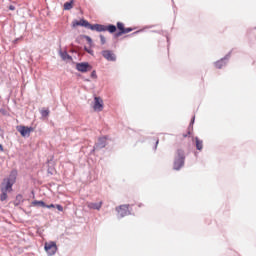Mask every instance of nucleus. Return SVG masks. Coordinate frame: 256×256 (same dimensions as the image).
<instances>
[{"label":"nucleus","instance_id":"f8f14e48","mask_svg":"<svg viewBox=\"0 0 256 256\" xmlns=\"http://www.w3.org/2000/svg\"><path fill=\"white\" fill-rule=\"evenodd\" d=\"M107 145V139L105 137L99 138L96 144V149H103Z\"/></svg>","mask_w":256,"mask_h":256},{"label":"nucleus","instance_id":"aec40b11","mask_svg":"<svg viewBox=\"0 0 256 256\" xmlns=\"http://www.w3.org/2000/svg\"><path fill=\"white\" fill-rule=\"evenodd\" d=\"M1 195H0V201H7V192L5 191H1Z\"/></svg>","mask_w":256,"mask_h":256},{"label":"nucleus","instance_id":"b1692460","mask_svg":"<svg viewBox=\"0 0 256 256\" xmlns=\"http://www.w3.org/2000/svg\"><path fill=\"white\" fill-rule=\"evenodd\" d=\"M86 41L91 45L93 43V40L89 36H85Z\"/></svg>","mask_w":256,"mask_h":256},{"label":"nucleus","instance_id":"4468645a","mask_svg":"<svg viewBox=\"0 0 256 256\" xmlns=\"http://www.w3.org/2000/svg\"><path fill=\"white\" fill-rule=\"evenodd\" d=\"M196 141V149H198V151H202L203 150V140H200L199 138H195Z\"/></svg>","mask_w":256,"mask_h":256},{"label":"nucleus","instance_id":"cd10ccee","mask_svg":"<svg viewBox=\"0 0 256 256\" xmlns=\"http://www.w3.org/2000/svg\"><path fill=\"white\" fill-rule=\"evenodd\" d=\"M9 10H10V11H15V6L10 5V6H9Z\"/></svg>","mask_w":256,"mask_h":256},{"label":"nucleus","instance_id":"f03ea898","mask_svg":"<svg viewBox=\"0 0 256 256\" xmlns=\"http://www.w3.org/2000/svg\"><path fill=\"white\" fill-rule=\"evenodd\" d=\"M185 165V152L181 149L177 150L176 157L174 158L173 169L180 171Z\"/></svg>","mask_w":256,"mask_h":256},{"label":"nucleus","instance_id":"9b49d317","mask_svg":"<svg viewBox=\"0 0 256 256\" xmlns=\"http://www.w3.org/2000/svg\"><path fill=\"white\" fill-rule=\"evenodd\" d=\"M87 207L88 209H96L97 211H99L101 209V207H103V202H99V203H87Z\"/></svg>","mask_w":256,"mask_h":256},{"label":"nucleus","instance_id":"bb28decb","mask_svg":"<svg viewBox=\"0 0 256 256\" xmlns=\"http://www.w3.org/2000/svg\"><path fill=\"white\" fill-rule=\"evenodd\" d=\"M191 135V131H188L187 134H183L182 137H189Z\"/></svg>","mask_w":256,"mask_h":256},{"label":"nucleus","instance_id":"6ab92c4d","mask_svg":"<svg viewBox=\"0 0 256 256\" xmlns=\"http://www.w3.org/2000/svg\"><path fill=\"white\" fill-rule=\"evenodd\" d=\"M224 66H225V62L223 61H218L215 64L216 69H222Z\"/></svg>","mask_w":256,"mask_h":256},{"label":"nucleus","instance_id":"f257e3e1","mask_svg":"<svg viewBox=\"0 0 256 256\" xmlns=\"http://www.w3.org/2000/svg\"><path fill=\"white\" fill-rule=\"evenodd\" d=\"M15 181H17V172L12 171L9 177L3 180L1 184V191L11 193V191H13V185H15Z\"/></svg>","mask_w":256,"mask_h":256},{"label":"nucleus","instance_id":"6e6552de","mask_svg":"<svg viewBox=\"0 0 256 256\" xmlns=\"http://www.w3.org/2000/svg\"><path fill=\"white\" fill-rule=\"evenodd\" d=\"M93 109L94 111H97V112L103 111V99H101V97L94 98Z\"/></svg>","mask_w":256,"mask_h":256},{"label":"nucleus","instance_id":"393cba45","mask_svg":"<svg viewBox=\"0 0 256 256\" xmlns=\"http://www.w3.org/2000/svg\"><path fill=\"white\" fill-rule=\"evenodd\" d=\"M44 207H46V209H54L55 205L54 204H50V205H46Z\"/></svg>","mask_w":256,"mask_h":256},{"label":"nucleus","instance_id":"412c9836","mask_svg":"<svg viewBox=\"0 0 256 256\" xmlns=\"http://www.w3.org/2000/svg\"><path fill=\"white\" fill-rule=\"evenodd\" d=\"M41 115L42 117H49V109H42Z\"/></svg>","mask_w":256,"mask_h":256},{"label":"nucleus","instance_id":"a211bd4d","mask_svg":"<svg viewBox=\"0 0 256 256\" xmlns=\"http://www.w3.org/2000/svg\"><path fill=\"white\" fill-rule=\"evenodd\" d=\"M106 31H109V33H115V31H117V26L110 24L106 26Z\"/></svg>","mask_w":256,"mask_h":256},{"label":"nucleus","instance_id":"423d86ee","mask_svg":"<svg viewBox=\"0 0 256 256\" xmlns=\"http://www.w3.org/2000/svg\"><path fill=\"white\" fill-rule=\"evenodd\" d=\"M102 56L104 57V59H106V61H112V62L117 61V56L111 50H103Z\"/></svg>","mask_w":256,"mask_h":256},{"label":"nucleus","instance_id":"39448f33","mask_svg":"<svg viewBox=\"0 0 256 256\" xmlns=\"http://www.w3.org/2000/svg\"><path fill=\"white\" fill-rule=\"evenodd\" d=\"M17 131L22 137H30L34 130L33 127L17 126Z\"/></svg>","mask_w":256,"mask_h":256},{"label":"nucleus","instance_id":"20e7f679","mask_svg":"<svg viewBox=\"0 0 256 256\" xmlns=\"http://www.w3.org/2000/svg\"><path fill=\"white\" fill-rule=\"evenodd\" d=\"M117 29L119 32L116 33V37H121V35H126V33H131V31H133V28H125L123 22L117 23Z\"/></svg>","mask_w":256,"mask_h":256},{"label":"nucleus","instance_id":"2f4dec72","mask_svg":"<svg viewBox=\"0 0 256 256\" xmlns=\"http://www.w3.org/2000/svg\"><path fill=\"white\" fill-rule=\"evenodd\" d=\"M92 75H95V72H92Z\"/></svg>","mask_w":256,"mask_h":256},{"label":"nucleus","instance_id":"5701e85b","mask_svg":"<svg viewBox=\"0 0 256 256\" xmlns=\"http://www.w3.org/2000/svg\"><path fill=\"white\" fill-rule=\"evenodd\" d=\"M100 41H101V45H105V43H107V40L105 39V36L100 35Z\"/></svg>","mask_w":256,"mask_h":256},{"label":"nucleus","instance_id":"2eb2a0df","mask_svg":"<svg viewBox=\"0 0 256 256\" xmlns=\"http://www.w3.org/2000/svg\"><path fill=\"white\" fill-rule=\"evenodd\" d=\"M60 56L62 57L63 61H71L73 59L67 52H61Z\"/></svg>","mask_w":256,"mask_h":256},{"label":"nucleus","instance_id":"f3484780","mask_svg":"<svg viewBox=\"0 0 256 256\" xmlns=\"http://www.w3.org/2000/svg\"><path fill=\"white\" fill-rule=\"evenodd\" d=\"M96 31H98V33H101L103 31H107V26L101 25V24H96Z\"/></svg>","mask_w":256,"mask_h":256},{"label":"nucleus","instance_id":"1a4fd4ad","mask_svg":"<svg viewBox=\"0 0 256 256\" xmlns=\"http://www.w3.org/2000/svg\"><path fill=\"white\" fill-rule=\"evenodd\" d=\"M76 69H77V71H80V73H87V71H90L91 66L87 62L77 63Z\"/></svg>","mask_w":256,"mask_h":256},{"label":"nucleus","instance_id":"7c9ffc66","mask_svg":"<svg viewBox=\"0 0 256 256\" xmlns=\"http://www.w3.org/2000/svg\"><path fill=\"white\" fill-rule=\"evenodd\" d=\"M92 75H95V72H92Z\"/></svg>","mask_w":256,"mask_h":256},{"label":"nucleus","instance_id":"ddd939ff","mask_svg":"<svg viewBox=\"0 0 256 256\" xmlns=\"http://www.w3.org/2000/svg\"><path fill=\"white\" fill-rule=\"evenodd\" d=\"M74 3H75V0H71L70 2H65L64 11H71V8L73 7Z\"/></svg>","mask_w":256,"mask_h":256},{"label":"nucleus","instance_id":"c756f323","mask_svg":"<svg viewBox=\"0 0 256 256\" xmlns=\"http://www.w3.org/2000/svg\"><path fill=\"white\" fill-rule=\"evenodd\" d=\"M156 145H159V139L156 140Z\"/></svg>","mask_w":256,"mask_h":256},{"label":"nucleus","instance_id":"7ed1b4c3","mask_svg":"<svg viewBox=\"0 0 256 256\" xmlns=\"http://www.w3.org/2000/svg\"><path fill=\"white\" fill-rule=\"evenodd\" d=\"M44 249L48 255H55L57 253V244L55 242H46Z\"/></svg>","mask_w":256,"mask_h":256},{"label":"nucleus","instance_id":"c85d7f7f","mask_svg":"<svg viewBox=\"0 0 256 256\" xmlns=\"http://www.w3.org/2000/svg\"><path fill=\"white\" fill-rule=\"evenodd\" d=\"M0 151H4V149H3V144H0Z\"/></svg>","mask_w":256,"mask_h":256},{"label":"nucleus","instance_id":"dca6fc26","mask_svg":"<svg viewBox=\"0 0 256 256\" xmlns=\"http://www.w3.org/2000/svg\"><path fill=\"white\" fill-rule=\"evenodd\" d=\"M32 205H33V207H37V206H39V207H47V204H45V202L39 201V200L33 201Z\"/></svg>","mask_w":256,"mask_h":256},{"label":"nucleus","instance_id":"a878e982","mask_svg":"<svg viewBox=\"0 0 256 256\" xmlns=\"http://www.w3.org/2000/svg\"><path fill=\"white\" fill-rule=\"evenodd\" d=\"M56 209H58V211H63V206H61L60 204H57Z\"/></svg>","mask_w":256,"mask_h":256},{"label":"nucleus","instance_id":"9d476101","mask_svg":"<svg viewBox=\"0 0 256 256\" xmlns=\"http://www.w3.org/2000/svg\"><path fill=\"white\" fill-rule=\"evenodd\" d=\"M87 27L89 26V22L87 20H80V21H77L75 20L73 23H72V27Z\"/></svg>","mask_w":256,"mask_h":256},{"label":"nucleus","instance_id":"4be33fe9","mask_svg":"<svg viewBox=\"0 0 256 256\" xmlns=\"http://www.w3.org/2000/svg\"><path fill=\"white\" fill-rule=\"evenodd\" d=\"M88 29H91V31H97V24H90L88 23V26H86Z\"/></svg>","mask_w":256,"mask_h":256},{"label":"nucleus","instance_id":"0eeeda50","mask_svg":"<svg viewBox=\"0 0 256 256\" xmlns=\"http://www.w3.org/2000/svg\"><path fill=\"white\" fill-rule=\"evenodd\" d=\"M116 211L120 217H127V215H129V205H120L118 208H116Z\"/></svg>","mask_w":256,"mask_h":256}]
</instances>
